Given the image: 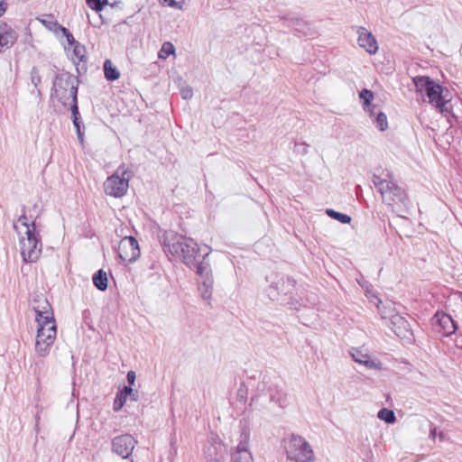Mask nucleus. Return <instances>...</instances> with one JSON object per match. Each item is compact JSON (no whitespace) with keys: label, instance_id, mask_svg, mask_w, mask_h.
<instances>
[{"label":"nucleus","instance_id":"1","mask_svg":"<svg viewBox=\"0 0 462 462\" xmlns=\"http://www.w3.org/2000/svg\"><path fill=\"white\" fill-rule=\"evenodd\" d=\"M14 228L19 237V248L23 262H37L42 254V242L35 220L23 210L14 222Z\"/></svg>","mask_w":462,"mask_h":462},{"label":"nucleus","instance_id":"2","mask_svg":"<svg viewBox=\"0 0 462 462\" xmlns=\"http://www.w3.org/2000/svg\"><path fill=\"white\" fill-rule=\"evenodd\" d=\"M416 92H425L429 103L442 116L452 113L451 95L449 90L435 82L428 76H417L412 79Z\"/></svg>","mask_w":462,"mask_h":462},{"label":"nucleus","instance_id":"3","mask_svg":"<svg viewBox=\"0 0 462 462\" xmlns=\"http://www.w3.org/2000/svg\"><path fill=\"white\" fill-rule=\"evenodd\" d=\"M134 173L130 168L125 164L120 165L116 171L109 176L104 182L103 188L106 195L114 198H122L129 188V181Z\"/></svg>","mask_w":462,"mask_h":462},{"label":"nucleus","instance_id":"4","mask_svg":"<svg viewBox=\"0 0 462 462\" xmlns=\"http://www.w3.org/2000/svg\"><path fill=\"white\" fill-rule=\"evenodd\" d=\"M35 350L41 356H45L56 340L57 326L55 319L38 320Z\"/></svg>","mask_w":462,"mask_h":462},{"label":"nucleus","instance_id":"5","mask_svg":"<svg viewBox=\"0 0 462 462\" xmlns=\"http://www.w3.org/2000/svg\"><path fill=\"white\" fill-rule=\"evenodd\" d=\"M55 95L60 99L64 97V92L68 91L69 96L71 97V113L73 116V124L77 130L79 137L81 136L80 126L79 122V107L77 99V87L74 86L73 80L70 76H59L54 82Z\"/></svg>","mask_w":462,"mask_h":462},{"label":"nucleus","instance_id":"6","mask_svg":"<svg viewBox=\"0 0 462 462\" xmlns=\"http://www.w3.org/2000/svg\"><path fill=\"white\" fill-rule=\"evenodd\" d=\"M373 182L388 205L404 204L408 200L404 189L396 185L393 181L374 176Z\"/></svg>","mask_w":462,"mask_h":462},{"label":"nucleus","instance_id":"7","mask_svg":"<svg viewBox=\"0 0 462 462\" xmlns=\"http://www.w3.org/2000/svg\"><path fill=\"white\" fill-rule=\"evenodd\" d=\"M286 454L289 459L296 462H314V453L310 445L300 436L291 437L286 445Z\"/></svg>","mask_w":462,"mask_h":462},{"label":"nucleus","instance_id":"8","mask_svg":"<svg viewBox=\"0 0 462 462\" xmlns=\"http://www.w3.org/2000/svg\"><path fill=\"white\" fill-rule=\"evenodd\" d=\"M188 237L175 232H167L164 235L163 250L173 259H180L183 256V248L187 247Z\"/></svg>","mask_w":462,"mask_h":462},{"label":"nucleus","instance_id":"9","mask_svg":"<svg viewBox=\"0 0 462 462\" xmlns=\"http://www.w3.org/2000/svg\"><path fill=\"white\" fill-rule=\"evenodd\" d=\"M138 241L134 236H125L118 245V255L125 264L136 261L140 256Z\"/></svg>","mask_w":462,"mask_h":462},{"label":"nucleus","instance_id":"10","mask_svg":"<svg viewBox=\"0 0 462 462\" xmlns=\"http://www.w3.org/2000/svg\"><path fill=\"white\" fill-rule=\"evenodd\" d=\"M197 273L199 276V290L204 299L208 300L211 297L213 288V278L211 271L207 264L203 263L197 266Z\"/></svg>","mask_w":462,"mask_h":462},{"label":"nucleus","instance_id":"11","mask_svg":"<svg viewBox=\"0 0 462 462\" xmlns=\"http://www.w3.org/2000/svg\"><path fill=\"white\" fill-rule=\"evenodd\" d=\"M435 330L444 337L450 336L455 333L457 327L452 318L444 313L438 311L432 319Z\"/></svg>","mask_w":462,"mask_h":462},{"label":"nucleus","instance_id":"12","mask_svg":"<svg viewBox=\"0 0 462 462\" xmlns=\"http://www.w3.org/2000/svg\"><path fill=\"white\" fill-rule=\"evenodd\" d=\"M135 444L136 440L132 435L124 434L113 439L112 447L116 454L123 458H126L132 454Z\"/></svg>","mask_w":462,"mask_h":462},{"label":"nucleus","instance_id":"13","mask_svg":"<svg viewBox=\"0 0 462 462\" xmlns=\"http://www.w3.org/2000/svg\"><path fill=\"white\" fill-rule=\"evenodd\" d=\"M357 33L359 46L369 54H375L378 51V43L374 35L364 27H359Z\"/></svg>","mask_w":462,"mask_h":462},{"label":"nucleus","instance_id":"14","mask_svg":"<svg viewBox=\"0 0 462 462\" xmlns=\"http://www.w3.org/2000/svg\"><path fill=\"white\" fill-rule=\"evenodd\" d=\"M17 40V34L11 25L0 23V53L11 48Z\"/></svg>","mask_w":462,"mask_h":462},{"label":"nucleus","instance_id":"15","mask_svg":"<svg viewBox=\"0 0 462 462\" xmlns=\"http://www.w3.org/2000/svg\"><path fill=\"white\" fill-rule=\"evenodd\" d=\"M34 302L35 305L33 306V310L36 314V321L54 319L52 308L46 298L42 296L39 297L38 299L34 300Z\"/></svg>","mask_w":462,"mask_h":462},{"label":"nucleus","instance_id":"16","mask_svg":"<svg viewBox=\"0 0 462 462\" xmlns=\"http://www.w3.org/2000/svg\"><path fill=\"white\" fill-rule=\"evenodd\" d=\"M351 356L354 358V360L356 363L364 365L367 368H370V369H380L381 368V364L379 362L372 360L367 350H365L362 347L353 348V350L351 351Z\"/></svg>","mask_w":462,"mask_h":462},{"label":"nucleus","instance_id":"17","mask_svg":"<svg viewBox=\"0 0 462 462\" xmlns=\"http://www.w3.org/2000/svg\"><path fill=\"white\" fill-rule=\"evenodd\" d=\"M187 247L183 248L184 255L180 256L179 260L182 261L187 265H193L199 256V245L190 238L187 239Z\"/></svg>","mask_w":462,"mask_h":462},{"label":"nucleus","instance_id":"18","mask_svg":"<svg viewBox=\"0 0 462 462\" xmlns=\"http://www.w3.org/2000/svg\"><path fill=\"white\" fill-rule=\"evenodd\" d=\"M37 20L48 30L53 32L54 33L60 32V29L63 28V26L58 23L54 15L51 14H42V16L38 17Z\"/></svg>","mask_w":462,"mask_h":462},{"label":"nucleus","instance_id":"19","mask_svg":"<svg viewBox=\"0 0 462 462\" xmlns=\"http://www.w3.org/2000/svg\"><path fill=\"white\" fill-rule=\"evenodd\" d=\"M70 48L72 49L71 60L75 64L78 65L80 62L86 60L87 51H86V48H85L84 45H82L81 43L78 42V43H76L75 45H73Z\"/></svg>","mask_w":462,"mask_h":462},{"label":"nucleus","instance_id":"20","mask_svg":"<svg viewBox=\"0 0 462 462\" xmlns=\"http://www.w3.org/2000/svg\"><path fill=\"white\" fill-rule=\"evenodd\" d=\"M132 392L133 389L131 387L125 386V388L122 391L117 393L113 404V409L115 411H118L123 408L124 404L126 402L127 396L131 394Z\"/></svg>","mask_w":462,"mask_h":462},{"label":"nucleus","instance_id":"21","mask_svg":"<svg viewBox=\"0 0 462 462\" xmlns=\"http://www.w3.org/2000/svg\"><path fill=\"white\" fill-rule=\"evenodd\" d=\"M107 275L103 270H98L93 275V283L99 291H106L107 288Z\"/></svg>","mask_w":462,"mask_h":462},{"label":"nucleus","instance_id":"22","mask_svg":"<svg viewBox=\"0 0 462 462\" xmlns=\"http://www.w3.org/2000/svg\"><path fill=\"white\" fill-rule=\"evenodd\" d=\"M104 73L107 80H116L120 77L119 71L110 60L104 62Z\"/></svg>","mask_w":462,"mask_h":462},{"label":"nucleus","instance_id":"23","mask_svg":"<svg viewBox=\"0 0 462 462\" xmlns=\"http://www.w3.org/2000/svg\"><path fill=\"white\" fill-rule=\"evenodd\" d=\"M175 53V48L173 44L170 42H165L159 53L158 56L160 59L166 60L170 55H174Z\"/></svg>","mask_w":462,"mask_h":462},{"label":"nucleus","instance_id":"24","mask_svg":"<svg viewBox=\"0 0 462 462\" xmlns=\"http://www.w3.org/2000/svg\"><path fill=\"white\" fill-rule=\"evenodd\" d=\"M326 212H327L328 216L339 221L340 223L349 224L351 221V217L348 215H346V214H343L340 212H337L333 209H327Z\"/></svg>","mask_w":462,"mask_h":462},{"label":"nucleus","instance_id":"25","mask_svg":"<svg viewBox=\"0 0 462 462\" xmlns=\"http://www.w3.org/2000/svg\"><path fill=\"white\" fill-rule=\"evenodd\" d=\"M378 418L387 423H393L395 421L394 412L392 410H388L386 408L379 411Z\"/></svg>","mask_w":462,"mask_h":462},{"label":"nucleus","instance_id":"26","mask_svg":"<svg viewBox=\"0 0 462 462\" xmlns=\"http://www.w3.org/2000/svg\"><path fill=\"white\" fill-rule=\"evenodd\" d=\"M234 462H254V460L248 451L239 450L234 457Z\"/></svg>","mask_w":462,"mask_h":462},{"label":"nucleus","instance_id":"27","mask_svg":"<svg viewBox=\"0 0 462 462\" xmlns=\"http://www.w3.org/2000/svg\"><path fill=\"white\" fill-rule=\"evenodd\" d=\"M87 4L91 9L100 12L108 2L107 0H87Z\"/></svg>","mask_w":462,"mask_h":462},{"label":"nucleus","instance_id":"28","mask_svg":"<svg viewBox=\"0 0 462 462\" xmlns=\"http://www.w3.org/2000/svg\"><path fill=\"white\" fill-rule=\"evenodd\" d=\"M360 98L364 100V106L365 108L370 106L374 99V94L371 90L365 88L360 92Z\"/></svg>","mask_w":462,"mask_h":462},{"label":"nucleus","instance_id":"29","mask_svg":"<svg viewBox=\"0 0 462 462\" xmlns=\"http://www.w3.org/2000/svg\"><path fill=\"white\" fill-rule=\"evenodd\" d=\"M375 122H376L377 127L381 131H384L388 127L387 116L383 112H381L377 115Z\"/></svg>","mask_w":462,"mask_h":462},{"label":"nucleus","instance_id":"30","mask_svg":"<svg viewBox=\"0 0 462 462\" xmlns=\"http://www.w3.org/2000/svg\"><path fill=\"white\" fill-rule=\"evenodd\" d=\"M162 5H166L175 9H180L183 0H160Z\"/></svg>","mask_w":462,"mask_h":462},{"label":"nucleus","instance_id":"31","mask_svg":"<svg viewBox=\"0 0 462 462\" xmlns=\"http://www.w3.org/2000/svg\"><path fill=\"white\" fill-rule=\"evenodd\" d=\"M60 32L62 33L63 36L66 37L67 39V42H68V44H69V48L70 49V47H72L73 45H75L76 43H78L79 42H77L73 35L69 32V30L65 27H63L62 29H60Z\"/></svg>","mask_w":462,"mask_h":462},{"label":"nucleus","instance_id":"32","mask_svg":"<svg viewBox=\"0 0 462 462\" xmlns=\"http://www.w3.org/2000/svg\"><path fill=\"white\" fill-rule=\"evenodd\" d=\"M181 96L185 99L191 97V96H192V89L191 88H184V89H182L181 90Z\"/></svg>","mask_w":462,"mask_h":462},{"label":"nucleus","instance_id":"33","mask_svg":"<svg viewBox=\"0 0 462 462\" xmlns=\"http://www.w3.org/2000/svg\"><path fill=\"white\" fill-rule=\"evenodd\" d=\"M127 381L130 384H134L135 381V373L134 371H129L127 374Z\"/></svg>","mask_w":462,"mask_h":462},{"label":"nucleus","instance_id":"34","mask_svg":"<svg viewBox=\"0 0 462 462\" xmlns=\"http://www.w3.org/2000/svg\"><path fill=\"white\" fill-rule=\"evenodd\" d=\"M7 8V3L5 1H0V17L5 13Z\"/></svg>","mask_w":462,"mask_h":462}]
</instances>
